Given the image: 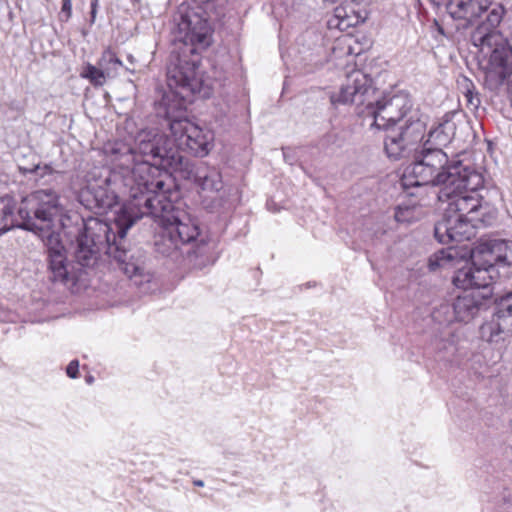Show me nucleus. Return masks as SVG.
<instances>
[{
	"mask_svg": "<svg viewBox=\"0 0 512 512\" xmlns=\"http://www.w3.org/2000/svg\"><path fill=\"white\" fill-rule=\"evenodd\" d=\"M19 215L24 219L23 227L34 231L47 247L50 280L66 286H74L78 273L69 270L66 249L61 242L60 231L67 226L69 216L59 204L55 192L38 190L23 200Z\"/></svg>",
	"mask_w": 512,
	"mask_h": 512,
	"instance_id": "f03ea898",
	"label": "nucleus"
},
{
	"mask_svg": "<svg viewBox=\"0 0 512 512\" xmlns=\"http://www.w3.org/2000/svg\"><path fill=\"white\" fill-rule=\"evenodd\" d=\"M446 6L449 15L456 20H462L464 27L471 24L488 8L487 0H438Z\"/></svg>",
	"mask_w": 512,
	"mask_h": 512,
	"instance_id": "a211bd4d",
	"label": "nucleus"
},
{
	"mask_svg": "<svg viewBox=\"0 0 512 512\" xmlns=\"http://www.w3.org/2000/svg\"><path fill=\"white\" fill-rule=\"evenodd\" d=\"M61 14L64 16V20L68 21L72 16V1L62 0Z\"/></svg>",
	"mask_w": 512,
	"mask_h": 512,
	"instance_id": "bb28decb",
	"label": "nucleus"
},
{
	"mask_svg": "<svg viewBox=\"0 0 512 512\" xmlns=\"http://www.w3.org/2000/svg\"><path fill=\"white\" fill-rule=\"evenodd\" d=\"M494 315L497 317L506 335H512V291L497 303Z\"/></svg>",
	"mask_w": 512,
	"mask_h": 512,
	"instance_id": "412c9836",
	"label": "nucleus"
},
{
	"mask_svg": "<svg viewBox=\"0 0 512 512\" xmlns=\"http://www.w3.org/2000/svg\"><path fill=\"white\" fill-rule=\"evenodd\" d=\"M98 2H99V0H91V12H90V15H91L90 22L91 23L95 22L97 8H98Z\"/></svg>",
	"mask_w": 512,
	"mask_h": 512,
	"instance_id": "c85d7f7f",
	"label": "nucleus"
},
{
	"mask_svg": "<svg viewBox=\"0 0 512 512\" xmlns=\"http://www.w3.org/2000/svg\"><path fill=\"white\" fill-rule=\"evenodd\" d=\"M419 214V211H415V206H398L395 211V220L400 223H410L416 220Z\"/></svg>",
	"mask_w": 512,
	"mask_h": 512,
	"instance_id": "a878e982",
	"label": "nucleus"
},
{
	"mask_svg": "<svg viewBox=\"0 0 512 512\" xmlns=\"http://www.w3.org/2000/svg\"><path fill=\"white\" fill-rule=\"evenodd\" d=\"M103 154L122 177L130 199H143L167 188L172 173L188 171V161L172 139L157 129L141 130L133 145L108 141Z\"/></svg>",
	"mask_w": 512,
	"mask_h": 512,
	"instance_id": "f257e3e1",
	"label": "nucleus"
},
{
	"mask_svg": "<svg viewBox=\"0 0 512 512\" xmlns=\"http://www.w3.org/2000/svg\"><path fill=\"white\" fill-rule=\"evenodd\" d=\"M479 179L477 174L468 173L464 167V171L459 172V178L465 183L464 186L449 184L441 187L438 199L441 202H447L445 212L447 215L461 216L483 226L491 224L495 219L496 212L485 202L477 193L476 186L471 184V178Z\"/></svg>",
	"mask_w": 512,
	"mask_h": 512,
	"instance_id": "39448f33",
	"label": "nucleus"
},
{
	"mask_svg": "<svg viewBox=\"0 0 512 512\" xmlns=\"http://www.w3.org/2000/svg\"><path fill=\"white\" fill-rule=\"evenodd\" d=\"M411 101L405 96H393L386 100H377L376 103L367 102V113L374 119L372 126L378 129L396 127L410 112Z\"/></svg>",
	"mask_w": 512,
	"mask_h": 512,
	"instance_id": "9b49d317",
	"label": "nucleus"
},
{
	"mask_svg": "<svg viewBox=\"0 0 512 512\" xmlns=\"http://www.w3.org/2000/svg\"><path fill=\"white\" fill-rule=\"evenodd\" d=\"M363 51L364 49L361 47L358 39L350 34L337 37L332 47V55L335 59L346 56H357Z\"/></svg>",
	"mask_w": 512,
	"mask_h": 512,
	"instance_id": "6ab92c4d",
	"label": "nucleus"
},
{
	"mask_svg": "<svg viewBox=\"0 0 512 512\" xmlns=\"http://www.w3.org/2000/svg\"><path fill=\"white\" fill-rule=\"evenodd\" d=\"M125 255H126V252L125 251H120L119 254L115 255V259H117V261L121 264H124L125 263Z\"/></svg>",
	"mask_w": 512,
	"mask_h": 512,
	"instance_id": "c756f323",
	"label": "nucleus"
},
{
	"mask_svg": "<svg viewBox=\"0 0 512 512\" xmlns=\"http://www.w3.org/2000/svg\"><path fill=\"white\" fill-rule=\"evenodd\" d=\"M372 82V78L353 66L346 72L345 82L341 85L340 91L331 96V101L346 104L355 102L356 98H359V104H365L366 98L376 92Z\"/></svg>",
	"mask_w": 512,
	"mask_h": 512,
	"instance_id": "f8f14e48",
	"label": "nucleus"
},
{
	"mask_svg": "<svg viewBox=\"0 0 512 512\" xmlns=\"http://www.w3.org/2000/svg\"><path fill=\"white\" fill-rule=\"evenodd\" d=\"M464 171V167L460 164H454L442 173H436L432 168L424 166L423 163L415 160L410 169L402 178L403 186H423V185H441L445 187L449 184H457L464 186L465 183L459 178V172Z\"/></svg>",
	"mask_w": 512,
	"mask_h": 512,
	"instance_id": "9d476101",
	"label": "nucleus"
},
{
	"mask_svg": "<svg viewBox=\"0 0 512 512\" xmlns=\"http://www.w3.org/2000/svg\"><path fill=\"white\" fill-rule=\"evenodd\" d=\"M193 483H194V485L199 486V487H202L204 485L202 480H195Z\"/></svg>",
	"mask_w": 512,
	"mask_h": 512,
	"instance_id": "7c9ffc66",
	"label": "nucleus"
},
{
	"mask_svg": "<svg viewBox=\"0 0 512 512\" xmlns=\"http://www.w3.org/2000/svg\"><path fill=\"white\" fill-rule=\"evenodd\" d=\"M178 30L181 46L167 67V84L180 96L182 110L186 99L196 94L209 95L210 88L200 71V51L210 46L213 29L206 18L191 11L182 15Z\"/></svg>",
	"mask_w": 512,
	"mask_h": 512,
	"instance_id": "7ed1b4c3",
	"label": "nucleus"
},
{
	"mask_svg": "<svg viewBox=\"0 0 512 512\" xmlns=\"http://www.w3.org/2000/svg\"><path fill=\"white\" fill-rule=\"evenodd\" d=\"M501 334H505V330L502 329V324L494 314L489 321L480 326V336L487 342L497 341Z\"/></svg>",
	"mask_w": 512,
	"mask_h": 512,
	"instance_id": "5701e85b",
	"label": "nucleus"
},
{
	"mask_svg": "<svg viewBox=\"0 0 512 512\" xmlns=\"http://www.w3.org/2000/svg\"><path fill=\"white\" fill-rule=\"evenodd\" d=\"M416 160L423 163L424 166L432 168L436 173H442L451 166L447 165L448 157L441 149H426L416 157Z\"/></svg>",
	"mask_w": 512,
	"mask_h": 512,
	"instance_id": "aec40b11",
	"label": "nucleus"
},
{
	"mask_svg": "<svg viewBox=\"0 0 512 512\" xmlns=\"http://www.w3.org/2000/svg\"><path fill=\"white\" fill-rule=\"evenodd\" d=\"M66 373L70 378H77L79 374V362L72 360L66 368Z\"/></svg>",
	"mask_w": 512,
	"mask_h": 512,
	"instance_id": "cd10ccee",
	"label": "nucleus"
},
{
	"mask_svg": "<svg viewBox=\"0 0 512 512\" xmlns=\"http://www.w3.org/2000/svg\"><path fill=\"white\" fill-rule=\"evenodd\" d=\"M356 23L357 21L354 22L353 19L347 15L346 9L339 6L335 8L333 16L328 20V27L345 31Z\"/></svg>",
	"mask_w": 512,
	"mask_h": 512,
	"instance_id": "393cba45",
	"label": "nucleus"
},
{
	"mask_svg": "<svg viewBox=\"0 0 512 512\" xmlns=\"http://www.w3.org/2000/svg\"><path fill=\"white\" fill-rule=\"evenodd\" d=\"M98 66L103 68L107 75H109L110 71H116L119 67L123 66V62L119 58L116 50L112 46H108L103 50L98 60Z\"/></svg>",
	"mask_w": 512,
	"mask_h": 512,
	"instance_id": "4be33fe9",
	"label": "nucleus"
},
{
	"mask_svg": "<svg viewBox=\"0 0 512 512\" xmlns=\"http://www.w3.org/2000/svg\"><path fill=\"white\" fill-rule=\"evenodd\" d=\"M172 143L182 151H188L195 156H205L209 152L210 138L202 128L187 118H173L169 108L166 110Z\"/></svg>",
	"mask_w": 512,
	"mask_h": 512,
	"instance_id": "0eeeda50",
	"label": "nucleus"
},
{
	"mask_svg": "<svg viewBox=\"0 0 512 512\" xmlns=\"http://www.w3.org/2000/svg\"><path fill=\"white\" fill-rule=\"evenodd\" d=\"M106 71L101 67H96L90 63H87L82 71L80 77L87 79L94 87H101L105 84L107 78Z\"/></svg>",
	"mask_w": 512,
	"mask_h": 512,
	"instance_id": "b1692460",
	"label": "nucleus"
},
{
	"mask_svg": "<svg viewBox=\"0 0 512 512\" xmlns=\"http://www.w3.org/2000/svg\"><path fill=\"white\" fill-rule=\"evenodd\" d=\"M480 225L461 216L447 215V212H444L443 219L435 225L434 233L440 243H460L469 240L474 235V229Z\"/></svg>",
	"mask_w": 512,
	"mask_h": 512,
	"instance_id": "ddd939ff",
	"label": "nucleus"
},
{
	"mask_svg": "<svg viewBox=\"0 0 512 512\" xmlns=\"http://www.w3.org/2000/svg\"><path fill=\"white\" fill-rule=\"evenodd\" d=\"M491 297L492 290L463 291L453 302L455 319L460 322H470L480 311L487 308V302Z\"/></svg>",
	"mask_w": 512,
	"mask_h": 512,
	"instance_id": "2eb2a0df",
	"label": "nucleus"
},
{
	"mask_svg": "<svg viewBox=\"0 0 512 512\" xmlns=\"http://www.w3.org/2000/svg\"><path fill=\"white\" fill-rule=\"evenodd\" d=\"M472 257L475 263L490 267L492 272L497 263L510 266L512 265V241L497 239L482 241L472 249Z\"/></svg>",
	"mask_w": 512,
	"mask_h": 512,
	"instance_id": "4468645a",
	"label": "nucleus"
},
{
	"mask_svg": "<svg viewBox=\"0 0 512 512\" xmlns=\"http://www.w3.org/2000/svg\"><path fill=\"white\" fill-rule=\"evenodd\" d=\"M384 149L389 158L400 159L416 150L425 135L420 120L407 121L404 126L385 129Z\"/></svg>",
	"mask_w": 512,
	"mask_h": 512,
	"instance_id": "1a4fd4ad",
	"label": "nucleus"
},
{
	"mask_svg": "<svg viewBox=\"0 0 512 512\" xmlns=\"http://www.w3.org/2000/svg\"><path fill=\"white\" fill-rule=\"evenodd\" d=\"M171 195V189L167 188L143 199L128 200L115 220L119 238H125L138 219L150 215L159 220L161 232L156 246L161 253L170 254L181 245L196 240L200 234L198 225L188 217H180V210L175 208Z\"/></svg>",
	"mask_w": 512,
	"mask_h": 512,
	"instance_id": "20e7f679",
	"label": "nucleus"
},
{
	"mask_svg": "<svg viewBox=\"0 0 512 512\" xmlns=\"http://www.w3.org/2000/svg\"><path fill=\"white\" fill-rule=\"evenodd\" d=\"M122 269H123L124 271H129V269H128V267H127V266L123 267Z\"/></svg>",
	"mask_w": 512,
	"mask_h": 512,
	"instance_id": "2f4dec72",
	"label": "nucleus"
},
{
	"mask_svg": "<svg viewBox=\"0 0 512 512\" xmlns=\"http://www.w3.org/2000/svg\"><path fill=\"white\" fill-rule=\"evenodd\" d=\"M505 9L499 5L493 8L486 16L471 35V40L474 46L479 47L482 51L485 48H492L493 44L497 42L506 41L502 34L497 30L500 25Z\"/></svg>",
	"mask_w": 512,
	"mask_h": 512,
	"instance_id": "dca6fc26",
	"label": "nucleus"
},
{
	"mask_svg": "<svg viewBox=\"0 0 512 512\" xmlns=\"http://www.w3.org/2000/svg\"><path fill=\"white\" fill-rule=\"evenodd\" d=\"M94 222L99 226L103 236L97 235V240H95L91 233V227L89 225L85 226L84 233L78 238V248L76 251V258L82 266H89L91 260L96 259V255L99 253L98 244H102L104 240L107 243L109 242V226L97 220Z\"/></svg>",
	"mask_w": 512,
	"mask_h": 512,
	"instance_id": "f3484780",
	"label": "nucleus"
},
{
	"mask_svg": "<svg viewBox=\"0 0 512 512\" xmlns=\"http://www.w3.org/2000/svg\"><path fill=\"white\" fill-rule=\"evenodd\" d=\"M490 49V54L480 61V69L485 86L497 90L512 76V47L507 41H502Z\"/></svg>",
	"mask_w": 512,
	"mask_h": 512,
	"instance_id": "6e6552de",
	"label": "nucleus"
},
{
	"mask_svg": "<svg viewBox=\"0 0 512 512\" xmlns=\"http://www.w3.org/2000/svg\"><path fill=\"white\" fill-rule=\"evenodd\" d=\"M464 263L463 266L457 268L453 277V284L463 289L470 290H491L490 285L494 281L492 270L490 267L475 263L470 252V260L466 259V253H460L455 246H448L435 254L429 259V268L434 271L437 268H453Z\"/></svg>",
	"mask_w": 512,
	"mask_h": 512,
	"instance_id": "423d86ee",
	"label": "nucleus"
}]
</instances>
